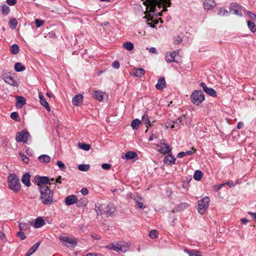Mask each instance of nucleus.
<instances>
[{
  "label": "nucleus",
  "mask_w": 256,
  "mask_h": 256,
  "mask_svg": "<svg viewBox=\"0 0 256 256\" xmlns=\"http://www.w3.org/2000/svg\"><path fill=\"white\" fill-rule=\"evenodd\" d=\"M22 182L26 186L28 187L31 185V183L30 182V174L29 173L26 172L23 175L22 178Z\"/></svg>",
  "instance_id": "6ab92c4d"
},
{
  "label": "nucleus",
  "mask_w": 256,
  "mask_h": 256,
  "mask_svg": "<svg viewBox=\"0 0 256 256\" xmlns=\"http://www.w3.org/2000/svg\"><path fill=\"white\" fill-rule=\"evenodd\" d=\"M38 159L40 162L48 163L50 162V157L46 154L41 155L38 157Z\"/></svg>",
  "instance_id": "f704fd0d"
},
{
  "label": "nucleus",
  "mask_w": 256,
  "mask_h": 256,
  "mask_svg": "<svg viewBox=\"0 0 256 256\" xmlns=\"http://www.w3.org/2000/svg\"><path fill=\"white\" fill-rule=\"evenodd\" d=\"M132 198L136 202V204H138V202H140V201H142V198L140 197L138 194L134 195L133 196Z\"/></svg>",
  "instance_id": "680f3d73"
},
{
  "label": "nucleus",
  "mask_w": 256,
  "mask_h": 256,
  "mask_svg": "<svg viewBox=\"0 0 256 256\" xmlns=\"http://www.w3.org/2000/svg\"><path fill=\"white\" fill-rule=\"evenodd\" d=\"M189 206V204L186 202L182 203L176 206V210H182L186 209Z\"/></svg>",
  "instance_id": "a18cd8bd"
},
{
  "label": "nucleus",
  "mask_w": 256,
  "mask_h": 256,
  "mask_svg": "<svg viewBox=\"0 0 256 256\" xmlns=\"http://www.w3.org/2000/svg\"><path fill=\"white\" fill-rule=\"evenodd\" d=\"M10 50L12 54H17L19 52V47L16 44H12L10 48Z\"/></svg>",
  "instance_id": "a19ab883"
},
{
  "label": "nucleus",
  "mask_w": 256,
  "mask_h": 256,
  "mask_svg": "<svg viewBox=\"0 0 256 256\" xmlns=\"http://www.w3.org/2000/svg\"><path fill=\"white\" fill-rule=\"evenodd\" d=\"M83 96L81 94H78L73 98L72 102L75 106H79L82 102Z\"/></svg>",
  "instance_id": "f3484780"
},
{
  "label": "nucleus",
  "mask_w": 256,
  "mask_h": 256,
  "mask_svg": "<svg viewBox=\"0 0 256 256\" xmlns=\"http://www.w3.org/2000/svg\"><path fill=\"white\" fill-rule=\"evenodd\" d=\"M17 236L20 238V240H23L26 238V236L24 234V232L22 231H20L17 233Z\"/></svg>",
  "instance_id": "bf43d9fd"
},
{
  "label": "nucleus",
  "mask_w": 256,
  "mask_h": 256,
  "mask_svg": "<svg viewBox=\"0 0 256 256\" xmlns=\"http://www.w3.org/2000/svg\"><path fill=\"white\" fill-rule=\"evenodd\" d=\"M230 12H233L234 14L242 16V11L245 10L242 6H238L236 3H232L230 6Z\"/></svg>",
  "instance_id": "1a4fd4ad"
},
{
  "label": "nucleus",
  "mask_w": 256,
  "mask_h": 256,
  "mask_svg": "<svg viewBox=\"0 0 256 256\" xmlns=\"http://www.w3.org/2000/svg\"><path fill=\"white\" fill-rule=\"evenodd\" d=\"M200 86L202 87L203 90L210 96L214 97L216 96V91L212 88H208L204 82H201Z\"/></svg>",
  "instance_id": "9d476101"
},
{
  "label": "nucleus",
  "mask_w": 256,
  "mask_h": 256,
  "mask_svg": "<svg viewBox=\"0 0 256 256\" xmlns=\"http://www.w3.org/2000/svg\"><path fill=\"white\" fill-rule=\"evenodd\" d=\"M120 64L118 61L115 60L112 64V67L114 68L118 69L120 68Z\"/></svg>",
  "instance_id": "0e129e2a"
},
{
  "label": "nucleus",
  "mask_w": 256,
  "mask_h": 256,
  "mask_svg": "<svg viewBox=\"0 0 256 256\" xmlns=\"http://www.w3.org/2000/svg\"><path fill=\"white\" fill-rule=\"evenodd\" d=\"M44 224V222L41 217L38 218L36 219L34 223L35 228H39L43 226Z\"/></svg>",
  "instance_id": "a878e982"
},
{
  "label": "nucleus",
  "mask_w": 256,
  "mask_h": 256,
  "mask_svg": "<svg viewBox=\"0 0 256 256\" xmlns=\"http://www.w3.org/2000/svg\"><path fill=\"white\" fill-rule=\"evenodd\" d=\"M123 47L128 50H132L134 49V46L131 42H126L123 44Z\"/></svg>",
  "instance_id": "e433bc0d"
},
{
  "label": "nucleus",
  "mask_w": 256,
  "mask_h": 256,
  "mask_svg": "<svg viewBox=\"0 0 256 256\" xmlns=\"http://www.w3.org/2000/svg\"><path fill=\"white\" fill-rule=\"evenodd\" d=\"M11 76L10 74L6 71H3L2 73V78L4 80L6 78Z\"/></svg>",
  "instance_id": "6e6d98bb"
},
{
  "label": "nucleus",
  "mask_w": 256,
  "mask_h": 256,
  "mask_svg": "<svg viewBox=\"0 0 256 256\" xmlns=\"http://www.w3.org/2000/svg\"><path fill=\"white\" fill-rule=\"evenodd\" d=\"M8 24L10 25V28L12 30H14L16 28L17 26L18 22L16 18H12L8 22Z\"/></svg>",
  "instance_id": "72a5a7b5"
},
{
  "label": "nucleus",
  "mask_w": 256,
  "mask_h": 256,
  "mask_svg": "<svg viewBox=\"0 0 256 256\" xmlns=\"http://www.w3.org/2000/svg\"><path fill=\"white\" fill-rule=\"evenodd\" d=\"M248 26V28L253 32H254L256 31V24L254 22H251L250 20H248L247 22Z\"/></svg>",
  "instance_id": "ea45409f"
},
{
  "label": "nucleus",
  "mask_w": 256,
  "mask_h": 256,
  "mask_svg": "<svg viewBox=\"0 0 256 256\" xmlns=\"http://www.w3.org/2000/svg\"><path fill=\"white\" fill-rule=\"evenodd\" d=\"M59 240L64 244L70 248H72L77 244V241L76 238L60 236Z\"/></svg>",
  "instance_id": "423d86ee"
},
{
  "label": "nucleus",
  "mask_w": 256,
  "mask_h": 256,
  "mask_svg": "<svg viewBox=\"0 0 256 256\" xmlns=\"http://www.w3.org/2000/svg\"><path fill=\"white\" fill-rule=\"evenodd\" d=\"M246 13L248 16L252 20H256V14H253L251 12L247 11Z\"/></svg>",
  "instance_id": "4d7b16f0"
},
{
  "label": "nucleus",
  "mask_w": 256,
  "mask_h": 256,
  "mask_svg": "<svg viewBox=\"0 0 256 256\" xmlns=\"http://www.w3.org/2000/svg\"><path fill=\"white\" fill-rule=\"evenodd\" d=\"M34 180L38 186V188L43 186H47V184L50 185L52 183L50 181H54V178L50 180L47 176H36Z\"/></svg>",
  "instance_id": "6e6552de"
},
{
  "label": "nucleus",
  "mask_w": 256,
  "mask_h": 256,
  "mask_svg": "<svg viewBox=\"0 0 256 256\" xmlns=\"http://www.w3.org/2000/svg\"><path fill=\"white\" fill-rule=\"evenodd\" d=\"M216 5L214 0H205L203 3L204 8L206 10H212Z\"/></svg>",
  "instance_id": "dca6fc26"
},
{
  "label": "nucleus",
  "mask_w": 256,
  "mask_h": 256,
  "mask_svg": "<svg viewBox=\"0 0 256 256\" xmlns=\"http://www.w3.org/2000/svg\"><path fill=\"white\" fill-rule=\"evenodd\" d=\"M18 226L20 230L22 232L27 230L29 228L28 224L26 222H20Z\"/></svg>",
  "instance_id": "79ce46f5"
},
{
  "label": "nucleus",
  "mask_w": 256,
  "mask_h": 256,
  "mask_svg": "<svg viewBox=\"0 0 256 256\" xmlns=\"http://www.w3.org/2000/svg\"><path fill=\"white\" fill-rule=\"evenodd\" d=\"M224 184V185H226V184L228 185L230 188L234 187L236 185L232 180L228 181Z\"/></svg>",
  "instance_id": "69168bd1"
},
{
  "label": "nucleus",
  "mask_w": 256,
  "mask_h": 256,
  "mask_svg": "<svg viewBox=\"0 0 256 256\" xmlns=\"http://www.w3.org/2000/svg\"><path fill=\"white\" fill-rule=\"evenodd\" d=\"M8 188L14 192H18L21 188L20 180L14 174H10L8 176Z\"/></svg>",
  "instance_id": "7ed1b4c3"
},
{
  "label": "nucleus",
  "mask_w": 256,
  "mask_h": 256,
  "mask_svg": "<svg viewBox=\"0 0 256 256\" xmlns=\"http://www.w3.org/2000/svg\"><path fill=\"white\" fill-rule=\"evenodd\" d=\"M202 176V172L200 170H197L195 171L194 175V178L196 180H200Z\"/></svg>",
  "instance_id": "c9c22d12"
},
{
  "label": "nucleus",
  "mask_w": 256,
  "mask_h": 256,
  "mask_svg": "<svg viewBox=\"0 0 256 256\" xmlns=\"http://www.w3.org/2000/svg\"><path fill=\"white\" fill-rule=\"evenodd\" d=\"M87 205V200L86 198H81L77 202V206L78 207H84Z\"/></svg>",
  "instance_id": "c03bdc74"
},
{
  "label": "nucleus",
  "mask_w": 256,
  "mask_h": 256,
  "mask_svg": "<svg viewBox=\"0 0 256 256\" xmlns=\"http://www.w3.org/2000/svg\"><path fill=\"white\" fill-rule=\"evenodd\" d=\"M224 186V183L221 184H219L218 186H215L214 187V190H216V191H218V190H220L222 188V187L223 186Z\"/></svg>",
  "instance_id": "338daca9"
},
{
  "label": "nucleus",
  "mask_w": 256,
  "mask_h": 256,
  "mask_svg": "<svg viewBox=\"0 0 256 256\" xmlns=\"http://www.w3.org/2000/svg\"><path fill=\"white\" fill-rule=\"evenodd\" d=\"M25 66L20 62H16L14 65V70L16 72H22L25 70Z\"/></svg>",
  "instance_id": "2f4dec72"
},
{
  "label": "nucleus",
  "mask_w": 256,
  "mask_h": 256,
  "mask_svg": "<svg viewBox=\"0 0 256 256\" xmlns=\"http://www.w3.org/2000/svg\"><path fill=\"white\" fill-rule=\"evenodd\" d=\"M16 2V0H6V3L10 6H14Z\"/></svg>",
  "instance_id": "774afa93"
},
{
  "label": "nucleus",
  "mask_w": 256,
  "mask_h": 256,
  "mask_svg": "<svg viewBox=\"0 0 256 256\" xmlns=\"http://www.w3.org/2000/svg\"><path fill=\"white\" fill-rule=\"evenodd\" d=\"M192 102L196 105L200 104L204 99V94L202 90H194L192 94Z\"/></svg>",
  "instance_id": "20e7f679"
},
{
  "label": "nucleus",
  "mask_w": 256,
  "mask_h": 256,
  "mask_svg": "<svg viewBox=\"0 0 256 256\" xmlns=\"http://www.w3.org/2000/svg\"><path fill=\"white\" fill-rule=\"evenodd\" d=\"M145 71L142 68H134L133 70L132 74L136 76L142 77L144 74Z\"/></svg>",
  "instance_id": "5701e85b"
},
{
  "label": "nucleus",
  "mask_w": 256,
  "mask_h": 256,
  "mask_svg": "<svg viewBox=\"0 0 256 256\" xmlns=\"http://www.w3.org/2000/svg\"><path fill=\"white\" fill-rule=\"evenodd\" d=\"M78 201V198L75 195H70L65 198L64 202L66 205L70 206L75 204Z\"/></svg>",
  "instance_id": "4468645a"
},
{
  "label": "nucleus",
  "mask_w": 256,
  "mask_h": 256,
  "mask_svg": "<svg viewBox=\"0 0 256 256\" xmlns=\"http://www.w3.org/2000/svg\"><path fill=\"white\" fill-rule=\"evenodd\" d=\"M176 158L172 154H168L165 156L164 162L168 164H174L175 162Z\"/></svg>",
  "instance_id": "4be33fe9"
},
{
  "label": "nucleus",
  "mask_w": 256,
  "mask_h": 256,
  "mask_svg": "<svg viewBox=\"0 0 256 256\" xmlns=\"http://www.w3.org/2000/svg\"><path fill=\"white\" fill-rule=\"evenodd\" d=\"M16 106L21 108L26 103V99L22 96H18L16 98Z\"/></svg>",
  "instance_id": "412c9836"
},
{
  "label": "nucleus",
  "mask_w": 256,
  "mask_h": 256,
  "mask_svg": "<svg viewBox=\"0 0 256 256\" xmlns=\"http://www.w3.org/2000/svg\"><path fill=\"white\" fill-rule=\"evenodd\" d=\"M166 84L165 79L164 78H160L158 80L156 86L158 90H162L166 87Z\"/></svg>",
  "instance_id": "aec40b11"
},
{
  "label": "nucleus",
  "mask_w": 256,
  "mask_h": 256,
  "mask_svg": "<svg viewBox=\"0 0 256 256\" xmlns=\"http://www.w3.org/2000/svg\"><path fill=\"white\" fill-rule=\"evenodd\" d=\"M90 168V166L89 164H82L78 166V169L82 172H86Z\"/></svg>",
  "instance_id": "58836bf2"
},
{
  "label": "nucleus",
  "mask_w": 256,
  "mask_h": 256,
  "mask_svg": "<svg viewBox=\"0 0 256 256\" xmlns=\"http://www.w3.org/2000/svg\"><path fill=\"white\" fill-rule=\"evenodd\" d=\"M186 252L189 256H202V252L196 250H186Z\"/></svg>",
  "instance_id": "473e14b6"
},
{
  "label": "nucleus",
  "mask_w": 256,
  "mask_h": 256,
  "mask_svg": "<svg viewBox=\"0 0 256 256\" xmlns=\"http://www.w3.org/2000/svg\"><path fill=\"white\" fill-rule=\"evenodd\" d=\"M178 54L176 52H168L166 54V60L168 62H176L178 61L176 60L175 58L176 55Z\"/></svg>",
  "instance_id": "9b49d317"
},
{
  "label": "nucleus",
  "mask_w": 256,
  "mask_h": 256,
  "mask_svg": "<svg viewBox=\"0 0 256 256\" xmlns=\"http://www.w3.org/2000/svg\"><path fill=\"white\" fill-rule=\"evenodd\" d=\"M116 208L114 204H110L106 208V213L110 216H112L116 212Z\"/></svg>",
  "instance_id": "b1692460"
},
{
  "label": "nucleus",
  "mask_w": 256,
  "mask_h": 256,
  "mask_svg": "<svg viewBox=\"0 0 256 256\" xmlns=\"http://www.w3.org/2000/svg\"><path fill=\"white\" fill-rule=\"evenodd\" d=\"M4 81L5 82L7 83L10 86H17V83L16 82V80H14V78L12 77V76L6 78V79Z\"/></svg>",
  "instance_id": "7c9ffc66"
},
{
  "label": "nucleus",
  "mask_w": 256,
  "mask_h": 256,
  "mask_svg": "<svg viewBox=\"0 0 256 256\" xmlns=\"http://www.w3.org/2000/svg\"><path fill=\"white\" fill-rule=\"evenodd\" d=\"M102 168L104 170H108L110 168L111 164L107 163H104L102 164Z\"/></svg>",
  "instance_id": "052dcab7"
},
{
  "label": "nucleus",
  "mask_w": 256,
  "mask_h": 256,
  "mask_svg": "<svg viewBox=\"0 0 256 256\" xmlns=\"http://www.w3.org/2000/svg\"><path fill=\"white\" fill-rule=\"evenodd\" d=\"M10 11V8L6 6L3 5L2 6V12L4 15H7Z\"/></svg>",
  "instance_id": "09e8293b"
},
{
  "label": "nucleus",
  "mask_w": 256,
  "mask_h": 256,
  "mask_svg": "<svg viewBox=\"0 0 256 256\" xmlns=\"http://www.w3.org/2000/svg\"><path fill=\"white\" fill-rule=\"evenodd\" d=\"M40 193V200L42 203L46 205H49L53 202V192L49 188L48 186H43L39 188Z\"/></svg>",
  "instance_id": "f03ea898"
},
{
  "label": "nucleus",
  "mask_w": 256,
  "mask_h": 256,
  "mask_svg": "<svg viewBox=\"0 0 256 256\" xmlns=\"http://www.w3.org/2000/svg\"><path fill=\"white\" fill-rule=\"evenodd\" d=\"M142 122L138 119L136 118L133 120L131 123V126L133 130H138L140 124H142Z\"/></svg>",
  "instance_id": "cd10ccee"
},
{
  "label": "nucleus",
  "mask_w": 256,
  "mask_h": 256,
  "mask_svg": "<svg viewBox=\"0 0 256 256\" xmlns=\"http://www.w3.org/2000/svg\"><path fill=\"white\" fill-rule=\"evenodd\" d=\"M195 151H196V150L194 149V148H192V150H188V151H186V152H179L177 156V157L179 158H182L186 155H191Z\"/></svg>",
  "instance_id": "bb28decb"
},
{
  "label": "nucleus",
  "mask_w": 256,
  "mask_h": 256,
  "mask_svg": "<svg viewBox=\"0 0 256 256\" xmlns=\"http://www.w3.org/2000/svg\"><path fill=\"white\" fill-rule=\"evenodd\" d=\"M229 14L228 10H225L224 8H220L218 12V15L222 16H227Z\"/></svg>",
  "instance_id": "8fccbe9b"
},
{
  "label": "nucleus",
  "mask_w": 256,
  "mask_h": 256,
  "mask_svg": "<svg viewBox=\"0 0 256 256\" xmlns=\"http://www.w3.org/2000/svg\"><path fill=\"white\" fill-rule=\"evenodd\" d=\"M35 23L37 28H40L44 24V21L42 20L36 19L35 20Z\"/></svg>",
  "instance_id": "13d9d810"
},
{
  "label": "nucleus",
  "mask_w": 256,
  "mask_h": 256,
  "mask_svg": "<svg viewBox=\"0 0 256 256\" xmlns=\"http://www.w3.org/2000/svg\"><path fill=\"white\" fill-rule=\"evenodd\" d=\"M136 153L132 151L127 152L124 155L125 158L128 160L136 158Z\"/></svg>",
  "instance_id": "c756f323"
},
{
  "label": "nucleus",
  "mask_w": 256,
  "mask_h": 256,
  "mask_svg": "<svg viewBox=\"0 0 256 256\" xmlns=\"http://www.w3.org/2000/svg\"><path fill=\"white\" fill-rule=\"evenodd\" d=\"M38 97L40 98V104L42 106H43L48 111L50 112V109L49 106L45 98L43 96V94L42 92H39Z\"/></svg>",
  "instance_id": "2eb2a0df"
},
{
  "label": "nucleus",
  "mask_w": 256,
  "mask_h": 256,
  "mask_svg": "<svg viewBox=\"0 0 256 256\" xmlns=\"http://www.w3.org/2000/svg\"><path fill=\"white\" fill-rule=\"evenodd\" d=\"M78 146L79 148L86 151L90 150V145L85 143L79 142L78 143Z\"/></svg>",
  "instance_id": "4c0bfd02"
},
{
  "label": "nucleus",
  "mask_w": 256,
  "mask_h": 256,
  "mask_svg": "<svg viewBox=\"0 0 256 256\" xmlns=\"http://www.w3.org/2000/svg\"><path fill=\"white\" fill-rule=\"evenodd\" d=\"M40 244V242H38L36 243L32 247L28 250V251L26 254V256H30L32 254H34L38 249V247Z\"/></svg>",
  "instance_id": "393cba45"
},
{
  "label": "nucleus",
  "mask_w": 256,
  "mask_h": 256,
  "mask_svg": "<svg viewBox=\"0 0 256 256\" xmlns=\"http://www.w3.org/2000/svg\"><path fill=\"white\" fill-rule=\"evenodd\" d=\"M6 240L5 234L0 231V242L4 243Z\"/></svg>",
  "instance_id": "864d4df0"
},
{
  "label": "nucleus",
  "mask_w": 256,
  "mask_h": 256,
  "mask_svg": "<svg viewBox=\"0 0 256 256\" xmlns=\"http://www.w3.org/2000/svg\"><path fill=\"white\" fill-rule=\"evenodd\" d=\"M94 98L96 100L100 102H102L103 100L104 96L102 92L96 91L95 92Z\"/></svg>",
  "instance_id": "37998d69"
},
{
  "label": "nucleus",
  "mask_w": 256,
  "mask_h": 256,
  "mask_svg": "<svg viewBox=\"0 0 256 256\" xmlns=\"http://www.w3.org/2000/svg\"><path fill=\"white\" fill-rule=\"evenodd\" d=\"M56 164L61 170H64L66 168V166L61 161L58 160L56 162Z\"/></svg>",
  "instance_id": "5fc2aeb1"
},
{
  "label": "nucleus",
  "mask_w": 256,
  "mask_h": 256,
  "mask_svg": "<svg viewBox=\"0 0 256 256\" xmlns=\"http://www.w3.org/2000/svg\"><path fill=\"white\" fill-rule=\"evenodd\" d=\"M10 118L16 122L20 120L18 114L16 112H12L10 114Z\"/></svg>",
  "instance_id": "de8ad7c7"
},
{
  "label": "nucleus",
  "mask_w": 256,
  "mask_h": 256,
  "mask_svg": "<svg viewBox=\"0 0 256 256\" xmlns=\"http://www.w3.org/2000/svg\"><path fill=\"white\" fill-rule=\"evenodd\" d=\"M154 122V120L150 121L147 114H144L142 116V122L147 128H151L153 126Z\"/></svg>",
  "instance_id": "ddd939ff"
},
{
  "label": "nucleus",
  "mask_w": 256,
  "mask_h": 256,
  "mask_svg": "<svg viewBox=\"0 0 256 256\" xmlns=\"http://www.w3.org/2000/svg\"><path fill=\"white\" fill-rule=\"evenodd\" d=\"M186 120V116L184 115H182V116L179 118L178 120L174 122V123L176 125V127L177 128V130L180 128V125L182 124L183 122Z\"/></svg>",
  "instance_id": "c85d7f7f"
},
{
  "label": "nucleus",
  "mask_w": 256,
  "mask_h": 256,
  "mask_svg": "<svg viewBox=\"0 0 256 256\" xmlns=\"http://www.w3.org/2000/svg\"><path fill=\"white\" fill-rule=\"evenodd\" d=\"M106 248L108 249H109V250H114L116 252H118V242L116 244H110V245L106 246Z\"/></svg>",
  "instance_id": "49530a36"
},
{
  "label": "nucleus",
  "mask_w": 256,
  "mask_h": 256,
  "mask_svg": "<svg viewBox=\"0 0 256 256\" xmlns=\"http://www.w3.org/2000/svg\"><path fill=\"white\" fill-rule=\"evenodd\" d=\"M31 138L30 134L26 130L17 132L16 134V140L17 142H23L27 143L28 140Z\"/></svg>",
  "instance_id": "0eeeda50"
},
{
  "label": "nucleus",
  "mask_w": 256,
  "mask_h": 256,
  "mask_svg": "<svg viewBox=\"0 0 256 256\" xmlns=\"http://www.w3.org/2000/svg\"><path fill=\"white\" fill-rule=\"evenodd\" d=\"M20 158H22V161L28 164L29 162V158L27 157L26 156H25L24 154H23L22 152H20L19 153Z\"/></svg>",
  "instance_id": "603ef678"
},
{
  "label": "nucleus",
  "mask_w": 256,
  "mask_h": 256,
  "mask_svg": "<svg viewBox=\"0 0 256 256\" xmlns=\"http://www.w3.org/2000/svg\"><path fill=\"white\" fill-rule=\"evenodd\" d=\"M143 4L146 6V12H148V16H144V18H147L148 16L150 18L148 20V21L152 20L153 16H151L150 13L152 12L153 15L156 16H162V12L168 10L166 8L164 7L161 12H158L156 9L157 6L158 8H160L162 6H166L170 7L171 5L170 0H146L144 2Z\"/></svg>",
  "instance_id": "f257e3e1"
},
{
  "label": "nucleus",
  "mask_w": 256,
  "mask_h": 256,
  "mask_svg": "<svg viewBox=\"0 0 256 256\" xmlns=\"http://www.w3.org/2000/svg\"><path fill=\"white\" fill-rule=\"evenodd\" d=\"M158 235V232L156 230H152L149 233V236L152 238H157Z\"/></svg>",
  "instance_id": "3c124183"
},
{
  "label": "nucleus",
  "mask_w": 256,
  "mask_h": 256,
  "mask_svg": "<svg viewBox=\"0 0 256 256\" xmlns=\"http://www.w3.org/2000/svg\"><path fill=\"white\" fill-rule=\"evenodd\" d=\"M94 210L97 214V215H101L102 214V209L96 205Z\"/></svg>",
  "instance_id": "e2e57ef3"
},
{
  "label": "nucleus",
  "mask_w": 256,
  "mask_h": 256,
  "mask_svg": "<svg viewBox=\"0 0 256 256\" xmlns=\"http://www.w3.org/2000/svg\"><path fill=\"white\" fill-rule=\"evenodd\" d=\"M157 147L160 148L158 150L162 154H168L172 150L168 144L165 143L161 144L160 145L158 144L157 145Z\"/></svg>",
  "instance_id": "f8f14e48"
},
{
  "label": "nucleus",
  "mask_w": 256,
  "mask_h": 256,
  "mask_svg": "<svg viewBox=\"0 0 256 256\" xmlns=\"http://www.w3.org/2000/svg\"><path fill=\"white\" fill-rule=\"evenodd\" d=\"M210 199L208 196H205L198 201L197 210L199 213L202 214L208 208Z\"/></svg>",
  "instance_id": "39448f33"
},
{
  "label": "nucleus",
  "mask_w": 256,
  "mask_h": 256,
  "mask_svg": "<svg viewBox=\"0 0 256 256\" xmlns=\"http://www.w3.org/2000/svg\"><path fill=\"white\" fill-rule=\"evenodd\" d=\"M118 252H127L129 248V245L128 243L124 242H118Z\"/></svg>",
  "instance_id": "a211bd4d"
}]
</instances>
